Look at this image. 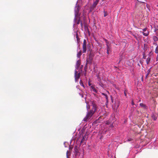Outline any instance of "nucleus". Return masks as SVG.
Segmentation results:
<instances>
[{
	"label": "nucleus",
	"mask_w": 158,
	"mask_h": 158,
	"mask_svg": "<svg viewBox=\"0 0 158 158\" xmlns=\"http://www.w3.org/2000/svg\"><path fill=\"white\" fill-rule=\"evenodd\" d=\"M156 61L158 60V54L157 55V56L156 58Z\"/></svg>",
	"instance_id": "nucleus-32"
},
{
	"label": "nucleus",
	"mask_w": 158,
	"mask_h": 158,
	"mask_svg": "<svg viewBox=\"0 0 158 158\" xmlns=\"http://www.w3.org/2000/svg\"><path fill=\"white\" fill-rule=\"evenodd\" d=\"M76 37L77 38V42L78 44H79L80 42V39L78 37V34L77 33L76 34Z\"/></svg>",
	"instance_id": "nucleus-14"
},
{
	"label": "nucleus",
	"mask_w": 158,
	"mask_h": 158,
	"mask_svg": "<svg viewBox=\"0 0 158 158\" xmlns=\"http://www.w3.org/2000/svg\"><path fill=\"white\" fill-rule=\"evenodd\" d=\"M131 104L132 105H134V102H133V100H132L131 101Z\"/></svg>",
	"instance_id": "nucleus-29"
},
{
	"label": "nucleus",
	"mask_w": 158,
	"mask_h": 158,
	"mask_svg": "<svg viewBox=\"0 0 158 158\" xmlns=\"http://www.w3.org/2000/svg\"><path fill=\"white\" fill-rule=\"evenodd\" d=\"M81 73H78V72L77 71H75V80L77 81L80 77Z\"/></svg>",
	"instance_id": "nucleus-5"
},
{
	"label": "nucleus",
	"mask_w": 158,
	"mask_h": 158,
	"mask_svg": "<svg viewBox=\"0 0 158 158\" xmlns=\"http://www.w3.org/2000/svg\"><path fill=\"white\" fill-rule=\"evenodd\" d=\"M99 119H102V116H101L100 117H99Z\"/></svg>",
	"instance_id": "nucleus-35"
},
{
	"label": "nucleus",
	"mask_w": 158,
	"mask_h": 158,
	"mask_svg": "<svg viewBox=\"0 0 158 158\" xmlns=\"http://www.w3.org/2000/svg\"><path fill=\"white\" fill-rule=\"evenodd\" d=\"M74 21L77 24H79L80 23H81V24H82L81 22L80 16H77V18L76 19H75V18L74 19Z\"/></svg>",
	"instance_id": "nucleus-6"
},
{
	"label": "nucleus",
	"mask_w": 158,
	"mask_h": 158,
	"mask_svg": "<svg viewBox=\"0 0 158 158\" xmlns=\"http://www.w3.org/2000/svg\"><path fill=\"white\" fill-rule=\"evenodd\" d=\"M92 110H90L88 112L86 116L83 119V121L85 122L88 121L94 114V112L96 110L97 106L96 104L93 102L92 103Z\"/></svg>",
	"instance_id": "nucleus-1"
},
{
	"label": "nucleus",
	"mask_w": 158,
	"mask_h": 158,
	"mask_svg": "<svg viewBox=\"0 0 158 158\" xmlns=\"http://www.w3.org/2000/svg\"><path fill=\"white\" fill-rule=\"evenodd\" d=\"M80 84L81 85L83 86V84L82 81H80Z\"/></svg>",
	"instance_id": "nucleus-24"
},
{
	"label": "nucleus",
	"mask_w": 158,
	"mask_h": 158,
	"mask_svg": "<svg viewBox=\"0 0 158 158\" xmlns=\"http://www.w3.org/2000/svg\"><path fill=\"white\" fill-rule=\"evenodd\" d=\"M87 42L85 40H84L83 41V46H86Z\"/></svg>",
	"instance_id": "nucleus-21"
},
{
	"label": "nucleus",
	"mask_w": 158,
	"mask_h": 158,
	"mask_svg": "<svg viewBox=\"0 0 158 158\" xmlns=\"http://www.w3.org/2000/svg\"><path fill=\"white\" fill-rule=\"evenodd\" d=\"M152 118L154 120H156L157 118V116L155 114L152 113Z\"/></svg>",
	"instance_id": "nucleus-10"
},
{
	"label": "nucleus",
	"mask_w": 158,
	"mask_h": 158,
	"mask_svg": "<svg viewBox=\"0 0 158 158\" xmlns=\"http://www.w3.org/2000/svg\"><path fill=\"white\" fill-rule=\"evenodd\" d=\"M132 140V139L131 138H129L127 139V141H130Z\"/></svg>",
	"instance_id": "nucleus-26"
},
{
	"label": "nucleus",
	"mask_w": 158,
	"mask_h": 158,
	"mask_svg": "<svg viewBox=\"0 0 158 158\" xmlns=\"http://www.w3.org/2000/svg\"><path fill=\"white\" fill-rule=\"evenodd\" d=\"M93 58L89 56H87L86 59V63L85 64V66H86L87 64H92V61Z\"/></svg>",
	"instance_id": "nucleus-3"
},
{
	"label": "nucleus",
	"mask_w": 158,
	"mask_h": 158,
	"mask_svg": "<svg viewBox=\"0 0 158 158\" xmlns=\"http://www.w3.org/2000/svg\"><path fill=\"white\" fill-rule=\"evenodd\" d=\"M97 77H98V76H97Z\"/></svg>",
	"instance_id": "nucleus-36"
},
{
	"label": "nucleus",
	"mask_w": 158,
	"mask_h": 158,
	"mask_svg": "<svg viewBox=\"0 0 158 158\" xmlns=\"http://www.w3.org/2000/svg\"><path fill=\"white\" fill-rule=\"evenodd\" d=\"M89 56L93 58V57L94 56V55L93 54V53L91 52H90L89 55Z\"/></svg>",
	"instance_id": "nucleus-18"
},
{
	"label": "nucleus",
	"mask_w": 158,
	"mask_h": 158,
	"mask_svg": "<svg viewBox=\"0 0 158 158\" xmlns=\"http://www.w3.org/2000/svg\"><path fill=\"white\" fill-rule=\"evenodd\" d=\"M88 84H89V86H91V84L89 82Z\"/></svg>",
	"instance_id": "nucleus-33"
},
{
	"label": "nucleus",
	"mask_w": 158,
	"mask_h": 158,
	"mask_svg": "<svg viewBox=\"0 0 158 158\" xmlns=\"http://www.w3.org/2000/svg\"><path fill=\"white\" fill-rule=\"evenodd\" d=\"M82 54V51L80 50L77 54V57L78 58H80Z\"/></svg>",
	"instance_id": "nucleus-15"
},
{
	"label": "nucleus",
	"mask_w": 158,
	"mask_h": 158,
	"mask_svg": "<svg viewBox=\"0 0 158 158\" xmlns=\"http://www.w3.org/2000/svg\"><path fill=\"white\" fill-rule=\"evenodd\" d=\"M81 64L80 61L78 60L77 61L76 63V65L78 67H79Z\"/></svg>",
	"instance_id": "nucleus-19"
},
{
	"label": "nucleus",
	"mask_w": 158,
	"mask_h": 158,
	"mask_svg": "<svg viewBox=\"0 0 158 158\" xmlns=\"http://www.w3.org/2000/svg\"><path fill=\"white\" fill-rule=\"evenodd\" d=\"M147 28H146L143 29V32H144V31H147Z\"/></svg>",
	"instance_id": "nucleus-27"
},
{
	"label": "nucleus",
	"mask_w": 158,
	"mask_h": 158,
	"mask_svg": "<svg viewBox=\"0 0 158 158\" xmlns=\"http://www.w3.org/2000/svg\"><path fill=\"white\" fill-rule=\"evenodd\" d=\"M150 60V58L149 57H148L146 60V63L147 64H148Z\"/></svg>",
	"instance_id": "nucleus-20"
},
{
	"label": "nucleus",
	"mask_w": 158,
	"mask_h": 158,
	"mask_svg": "<svg viewBox=\"0 0 158 158\" xmlns=\"http://www.w3.org/2000/svg\"><path fill=\"white\" fill-rule=\"evenodd\" d=\"M106 47H107V53L108 54H109V52L111 51V48L110 47H109L108 45V43H107V41H106Z\"/></svg>",
	"instance_id": "nucleus-7"
},
{
	"label": "nucleus",
	"mask_w": 158,
	"mask_h": 158,
	"mask_svg": "<svg viewBox=\"0 0 158 158\" xmlns=\"http://www.w3.org/2000/svg\"><path fill=\"white\" fill-rule=\"evenodd\" d=\"M153 40L154 41L156 42L158 40V38L156 36H154L153 37Z\"/></svg>",
	"instance_id": "nucleus-17"
},
{
	"label": "nucleus",
	"mask_w": 158,
	"mask_h": 158,
	"mask_svg": "<svg viewBox=\"0 0 158 158\" xmlns=\"http://www.w3.org/2000/svg\"><path fill=\"white\" fill-rule=\"evenodd\" d=\"M133 36H134V37L135 38H137V37L135 35H133Z\"/></svg>",
	"instance_id": "nucleus-34"
},
{
	"label": "nucleus",
	"mask_w": 158,
	"mask_h": 158,
	"mask_svg": "<svg viewBox=\"0 0 158 158\" xmlns=\"http://www.w3.org/2000/svg\"><path fill=\"white\" fill-rule=\"evenodd\" d=\"M91 89L95 93L97 92V91L95 87L93 85L90 86Z\"/></svg>",
	"instance_id": "nucleus-12"
},
{
	"label": "nucleus",
	"mask_w": 158,
	"mask_h": 158,
	"mask_svg": "<svg viewBox=\"0 0 158 158\" xmlns=\"http://www.w3.org/2000/svg\"><path fill=\"white\" fill-rule=\"evenodd\" d=\"M155 52L156 54L158 53V45L156 48Z\"/></svg>",
	"instance_id": "nucleus-22"
},
{
	"label": "nucleus",
	"mask_w": 158,
	"mask_h": 158,
	"mask_svg": "<svg viewBox=\"0 0 158 158\" xmlns=\"http://www.w3.org/2000/svg\"><path fill=\"white\" fill-rule=\"evenodd\" d=\"M98 0H96L95 2L94 3L93 5L90 7V11H92L93 10H94V8L98 4Z\"/></svg>",
	"instance_id": "nucleus-4"
},
{
	"label": "nucleus",
	"mask_w": 158,
	"mask_h": 158,
	"mask_svg": "<svg viewBox=\"0 0 158 158\" xmlns=\"http://www.w3.org/2000/svg\"><path fill=\"white\" fill-rule=\"evenodd\" d=\"M80 9V7L78 5L76 6L75 7L74 10L75 19H76L77 17V16H80V14H79V13Z\"/></svg>",
	"instance_id": "nucleus-2"
},
{
	"label": "nucleus",
	"mask_w": 158,
	"mask_h": 158,
	"mask_svg": "<svg viewBox=\"0 0 158 158\" xmlns=\"http://www.w3.org/2000/svg\"><path fill=\"white\" fill-rule=\"evenodd\" d=\"M84 140H85V138H84V137H83V138H82V140L81 141V143H83V141Z\"/></svg>",
	"instance_id": "nucleus-25"
},
{
	"label": "nucleus",
	"mask_w": 158,
	"mask_h": 158,
	"mask_svg": "<svg viewBox=\"0 0 158 158\" xmlns=\"http://www.w3.org/2000/svg\"><path fill=\"white\" fill-rule=\"evenodd\" d=\"M148 48V45L147 44H144L143 45V53L145 54V52L147 51Z\"/></svg>",
	"instance_id": "nucleus-8"
},
{
	"label": "nucleus",
	"mask_w": 158,
	"mask_h": 158,
	"mask_svg": "<svg viewBox=\"0 0 158 158\" xmlns=\"http://www.w3.org/2000/svg\"><path fill=\"white\" fill-rule=\"evenodd\" d=\"M94 39L95 40V41L98 44V41L97 40H96V38H95V37H94Z\"/></svg>",
	"instance_id": "nucleus-28"
},
{
	"label": "nucleus",
	"mask_w": 158,
	"mask_h": 158,
	"mask_svg": "<svg viewBox=\"0 0 158 158\" xmlns=\"http://www.w3.org/2000/svg\"><path fill=\"white\" fill-rule=\"evenodd\" d=\"M102 95H103L104 98V99L106 101V102L108 101V96H107L104 93H102Z\"/></svg>",
	"instance_id": "nucleus-11"
},
{
	"label": "nucleus",
	"mask_w": 158,
	"mask_h": 158,
	"mask_svg": "<svg viewBox=\"0 0 158 158\" xmlns=\"http://www.w3.org/2000/svg\"><path fill=\"white\" fill-rule=\"evenodd\" d=\"M142 33L143 35L145 36H147L149 34L148 31H145L143 32Z\"/></svg>",
	"instance_id": "nucleus-16"
},
{
	"label": "nucleus",
	"mask_w": 158,
	"mask_h": 158,
	"mask_svg": "<svg viewBox=\"0 0 158 158\" xmlns=\"http://www.w3.org/2000/svg\"><path fill=\"white\" fill-rule=\"evenodd\" d=\"M139 105L140 106L142 107L144 109L147 110L148 109L147 106L145 104H144L143 103H140L139 104Z\"/></svg>",
	"instance_id": "nucleus-9"
},
{
	"label": "nucleus",
	"mask_w": 158,
	"mask_h": 158,
	"mask_svg": "<svg viewBox=\"0 0 158 158\" xmlns=\"http://www.w3.org/2000/svg\"><path fill=\"white\" fill-rule=\"evenodd\" d=\"M86 50V46H82V52L85 53Z\"/></svg>",
	"instance_id": "nucleus-13"
},
{
	"label": "nucleus",
	"mask_w": 158,
	"mask_h": 158,
	"mask_svg": "<svg viewBox=\"0 0 158 158\" xmlns=\"http://www.w3.org/2000/svg\"><path fill=\"white\" fill-rule=\"evenodd\" d=\"M107 15V13L106 12L104 11V16L105 17Z\"/></svg>",
	"instance_id": "nucleus-23"
},
{
	"label": "nucleus",
	"mask_w": 158,
	"mask_h": 158,
	"mask_svg": "<svg viewBox=\"0 0 158 158\" xmlns=\"http://www.w3.org/2000/svg\"><path fill=\"white\" fill-rule=\"evenodd\" d=\"M75 152H76V153H77L78 152V151H77V149H75Z\"/></svg>",
	"instance_id": "nucleus-31"
},
{
	"label": "nucleus",
	"mask_w": 158,
	"mask_h": 158,
	"mask_svg": "<svg viewBox=\"0 0 158 158\" xmlns=\"http://www.w3.org/2000/svg\"><path fill=\"white\" fill-rule=\"evenodd\" d=\"M68 152H69V151H67V152H66V156H67V158H68Z\"/></svg>",
	"instance_id": "nucleus-30"
}]
</instances>
